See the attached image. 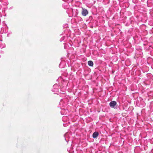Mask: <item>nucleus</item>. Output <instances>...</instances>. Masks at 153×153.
I'll list each match as a JSON object with an SVG mask.
<instances>
[{
  "label": "nucleus",
  "instance_id": "obj_1",
  "mask_svg": "<svg viewBox=\"0 0 153 153\" xmlns=\"http://www.w3.org/2000/svg\"><path fill=\"white\" fill-rule=\"evenodd\" d=\"M61 79H62L61 77H59L58 79V80H61L62 83V85L60 87V89H59V91H60L59 93L62 94L60 96L64 97L65 98L61 99L59 103V105L60 107H65L67 105L68 101V100L67 98V97L65 96V94L64 93L66 90L67 85L68 83L64 80H61Z\"/></svg>",
  "mask_w": 153,
  "mask_h": 153
},
{
  "label": "nucleus",
  "instance_id": "obj_2",
  "mask_svg": "<svg viewBox=\"0 0 153 153\" xmlns=\"http://www.w3.org/2000/svg\"><path fill=\"white\" fill-rule=\"evenodd\" d=\"M59 87L58 84H55L53 86L52 91L54 92L55 94H58L59 93Z\"/></svg>",
  "mask_w": 153,
  "mask_h": 153
},
{
  "label": "nucleus",
  "instance_id": "obj_3",
  "mask_svg": "<svg viewBox=\"0 0 153 153\" xmlns=\"http://www.w3.org/2000/svg\"><path fill=\"white\" fill-rule=\"evenodd\" d=\"M109 105L111 107L114 109H117V102L115 101H112L109 103Z\"/></svg>",
  "mask_w": 153,
  "mask_h": 153
},
{
  "label": "nucleus",
  "instance_id": "obj_4",
  "mask_svg": "<svg viewBox=\"0 0 153 153\" xmlns=\"http://www.w3.org/2000/svg\"><path fill=\"white\" fill-rule=\"evenodd\" d=\"M64 2L62 4V7L65 9H67L69 7V5L67 2L68 0H62Z\"/></svg>",
  "mask_w": 153,
  "mask_h": 153
},
{
  "label": "nucleus",
  "instance_id": "obj_5",
  "mask_svg": "<svg viewBox=\"0 0 153 153\" xmlns=\"http://www.w3.org/2000/svg\"><path fill=\"white\" fill-rule=\"evenodd\" d=\"M66 65V63L64 61H62L60 63L59 67L60 68H64Z\"/></svg>",
  "mask_w": 153,
  "mask_h": 153
},
{
  "label": "nucleus",
  "instance_id": "obj_6",
  "mask_svg": "<svg viewBox=\"0 0 153 153\" xmlns=\"http://www.w3.org/2000/svg\"><path fill=\"white\" fill-rule=\"evenodd\" d=\"M88 14V12L87 10L86 9H82V15L84 16H86Z\"/></svg>",
  "mask_w": 153,
  "mask_h": 153
},
{
  "label": "nucleus",
  "instance_id": "obj_7",
  "mask_svg": "<svg viewBox=\"0 0 153 153\" xmlns=\"http://www.w3.org/2000/svg\"><path fill=\"white\" fill-rule=\"evenodd\" d=\"M68 112V111L65 108H62L60 112L62 115L65 114Z\"/></svg>",
  "mask_w": 153,
  "mask_h": 153
},
{
  "label": "nucleus",
  "instance_id": "obj_8",
  "mask_svg": "<svg viewBox=\"0 0 153 153\" xmlns=\"http://www.w3.org/2000/svg\"><path fill=\"white\" fill-rule=\"evenodd\" d=\"M99 135V133L97 132H94L92 135V137L93 138H96Z\"/></svg>",
  "mask_w": 153,
  "mask_h": 153
},
{
  "label": "nucleus",
  "instance_id": "obj_9",
  "mask_svg": "<svg viewBox=\"0 0 153 153\" xmlns=\"http://www.w3.org/2000/svg\"><path fill=\"white\" fill-rule=\"evenodd\" d=\"M64 137L65 140L67 142H68V141H69V140L68 139V133H66L64 135Z\"/></svg>",
  "mask_w": 153,
  "mask_h": 153
},
{
  "label": "nucleus",
  "instance_id": "obj_10",
  "mask_svg": "<svg viewBox=\"0 0 153 153\" xmlns=\"http://www.w3.org/2000/svg\"><path fill=\"white\" fill-rule=\"evenodd\" d=\"M88 64L89 66L92 67L93 66L94 63L92 61H89L88 62Z\"/></svg>",
  "mask_w": 153,
  "mask_h": 153
},
{
  "label": "nucleus",
  "instance_id": "obj_11",
  "mask_svg": "<svg viewBox=\"0 0 153 153\" xmlns=\"http://www.w3.org/2000/svg\"><path fill=\"white\" fill-rule=\"evenodd\" d=\"M77 19L78 21L80 22L82 21L83 20L80 17H77Z\"/></svg>",
  "mask_w": 153,
  "mask_h": 153
},
{
  "label": "nucleus",
  "instance_id": "obj_12",
  "mask_svg": "<svg viewBox=\"0 0 153 153\" xmlns=\"http://www.w3.org/2000/svg\"><path fill=\"white\" fill-rule=\"evenodd\" d=\"M65 36H62V37L60 39V41L62 42V41H63V40H64V39H65Z\"/></svg>",
  "mask_w": 153,
  "mask_h": 153
},
{
  "label": "nucleus",
  "instance_id": "obj_13",
  "mask_svg": "<svg viewBox=\"0 0 153 153\" xmlns=\"http://www.w3.org/2000/svg\"><path fill=\"white\" fill-rule=\"evenodd\" d=\"M64 48L65 49H66L67 44H65V43H64Z\"/></svg>",
  "mask_w": 153,
  "mask_h": 153
},
{
  "label": "nucleus",
  "instance_id": "obj_14",
  "mask_svg": "<svg viewBox=\"0 0 153 153\" xmlns=\"http://www.w3.org/2000/svg\"><path fill=\"white\" fill-rule=\"evenodd\" d=\"M10 35V33H8L7 34V37H9V36Z\"/></svg>",
  "mask_w": 153,
  "mask_h": 153
}]
</instances>
